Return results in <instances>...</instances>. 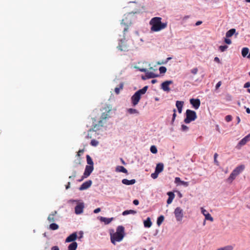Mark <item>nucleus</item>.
<instances>
[{"instance_id": "obj_1", "label": "nucleus", "mask_w": 250, "mask_h": 250, "mask_svg": "<svg viewBox=\"0 0 250 250\" xmlns=\"http://www.w3.org/2000/svg\"><path fill=\"white\" fill-rule=\"evenodd\" d=\"M161 17H156L152 18L149 21L151 25L150 30L152 32H158L167 27V22H162Z\"/></svg>"}, {"instance_id": "obj_2", "label": "nucleus", "mask_w": 250, "mask_h": 250, "mask_svg": "<svg viewBox=\"0 0 250 250\" xmlns=\"http://www.w3.org/2000/svg\"><path fill=\"white\" fill-rule=\"evenodd\" d=\"M125 235V228L122 226H119L114 233H110V240L111 243L116 245V242H121Z\"/></svg>"}, {"instance_id": "obj_3", "label": "nucleus", "mask_w": 250, "mask_h": 250, "mask_svg": "<svg viewBox=\"0 0 250 250\" xmlns=\"http://www.w3.org/2000/svg\"><path fill=\"white\" fill-rule=\"evenodd\" d=\"M69 203H76L77 205L75 207V213L77 215H79L83 213L84 208V204L83 202H80L78 200L71 199L69 201Z\"/></svg>"}, {"instance_id": "obj_4", "label": "nucleus", "mask_w": 250, "mask_h": 250, "mask_svg": "<svg viewBox=\"0 0 250 250\" xmlns=\"http://www.w3.org/2000/svg\"><path fill=\"white\" fill-rule=\"evenodd\" d=\"M186 117L184 119V122L186 124H189L192 121H194L197 118L196 113L190 109H187L186 112Z\"/></svg>"}, {"instance_id": "obj_5", "label": "nucleus", "mask_w": 250, "mask_h": 250, "mask_svg": "<svg viewBox=\"0 0 250 250\" xmlns=\"http://www.w3.org/2000/svg\"><path fill=\"white\" fill-rule=\"evenodd\" d=\"M174 214L177 222L182 220L184 217V211L180 207H177L174 211Z\"/></svg>"}, {"instance_id": "obj_6", "label": "nucleus", "mask_w": 250, "mask_h": 250, "mask_svg": "<svg viewBox=\"0 0 250 250\" xmlns=\"http://www.w3.org/2000/svg\"><path fill=\"white\" fill-rule=\"evenodd\" d=\"M94 169V167L92 166H86L84 173L82 177V179L79 180L80 182L83 180L84 179L88 177L92 173Z\"/></svg>"}, {"instance_id": "obj_7", "label": "nucleus", "mask_w": 250, "mask_h": 250, "mask_svg": "<svg viewBox=\"0 0 250 250\" xmlns=\"http://www.w3.org/2000/svg\"><path fill=\"white\" fill-rule=\"evenodd\" d=\"M131 24V21L130 18V15H127V16L124 19L122 20L121 22L122 25H125V27L124 29V34H125V32L127 31L128 27Z\"/></svg>"}, {"instance_id": "obj_8", "label": "nucleus", "mask_w": 250, "mask_h": 250, "mask_svg": "<svg viewBox=\"0 0 250 250\" xmlns=\"http://www.w3.org/2000/svg\"><path fill=\"white\" fill-rule=\"evenodd\" d=\"M125 37H124L123 39H121L119 40V43L118 46H117V48L120 51H126L127 50L128 47L127 45L125 43Z\"/></svg>"}, {"instance_id": "obj_9", "label": "nucleus", "mask_w": 250, "mask_h": 250, "mask_svg": "<svg viewBox=\"0 0 250 250\" xmlns=\"http://www.w3.org/2000/svg\"><path fill=\"white\" fill-rule=\"evenodd\" d=\"M250 140V134H248V135L246 136L244 138H243L242 140H241L237 145L236 146V147L238 149H240L241 147L244 146L248 142H249Z\"/></svg>"}, {"instance_id": "obj_10", "label": "nucleus", "mask_w": 250, "mask_h": 250, "mask_svg": "<svg viewBox=\"0 0 250 250\" xmlns=\"http://www.w3.org/2000/svg\"><path fill=\"white\" fill-rule=\"evenodd\" d=\"M141 99V96L138 94V93L135 92L131 97V104L133 106L136 105L139 102Z\"/></svg>"}, {"instance_id": "obj_11", "label": "nucleus", "mask_w": 250, "mask_h": 250, "mask_svg": "<svg viewBox=\"0 0 250 250\" xmlns=\"http://www.w3.org/2000/svg\"><path fill=\"white\" fill-rule=\"evenodd\" d=\"M173 83L172 81H166L161 84V88L165 92H168L170 91L169 85Z\"/></svg>"}, {"instance_id": "obj_12", "label": "nucleus", "mask_w": 250, "mask_h": 250, "mask_svg": "<svg viewBox=\"0 0 250 250\" xmlns=\"http://www.w3.org/2000/svg\"><path fill=\"white\" fill-rule=\"evenodd\" d=\"M190 104L195 109H198L200 105V101L199 99H190Z\"/></svg>"}, {"instance_id": "obj_13", "label": "nucleus", "mask_w": 250, "mask_h": 250, "mask_svg": "<svg viewBox=\"0 0 250 250\" xmlns=\"http://www.w3.org/2000/svg\"><path fill=\"white\" fill-rule=\"evenodd\" d=\"M201 211L202 213L205 216L206 220H209L211 222L213 221V218L205 209H204L203 208H201Z\"/></svg>"}, {"instance_id": "obj_14", "label": "nucleus", "mask_w": 250, "mask_h": 250, "mask_svg": "<svg viewBox=\"0 0 250 250\" xmlns=\"http://www.w3.org/2000/svg\"><path fill=\"white\" fill-rule=\"evenodd\" d=\"M92 181L88 180L84 182L79 188L80 190H83L89 188L92 185Z\"/></svg>"}, {"instance_id": "obj_15", "label": "nucleus", "mask_w": 250, "mask_h": 250, "mask_svg": "<svg viewBox=\"0 0 250 250\" xmlns=\"http://www.w3.org/2000/svg\"><path fill=\"white\" fill-rule=\"evenodd\" d=\"M77 232H75L70 234L69 236H68L65 242H74V241L77 239Z\"/></svg>"}, {"instance_id": "obj_16", "label": "nucleus", "mask_w": 250, "mask_h": 250, "mask_svg": "<svg viewBox=\"0 0 250 250\" xmlns=\"http://www.w3.org/2000/svg\"><path fill=\"white\" fill-rule=\"evenodd\" d=\"M245 169V166L241 165L237 167L232 171L235 173L237 175H238L241 173Z\"/></svg>"}, {"instance_id": "obj_17", "label": "nucleus", "mask_w": 250, "mask_h": 250, "mask_svg": "<svg viewBox=\"0 0 250 250\" xmlns=\"http://www.w3.org/2000/svg\"><path fill=\"white\" fill-rule=\"evenodd\" d=\"M122 183L125 185H131L134 184L136 183V180L131 179L129 180L126 179H124L122 180Z\"/></svg>"}, {"instance_id": "obj_18", "label": "nucleus", "mask_w": 250, "mask_h": 250, "mask_svg": "<svg viewBox=\"0 0 250 250\" xmlns=\"http://www.w3.org/2000/svg\"><path fill=\"white\" fill-rule=\"evenodd\" d=\"M184 102L177 101L176 103V106L178 109V111L179 113H182V108L184 105Z\"/></svg>"}, {"instance_id": "obj_19", "label": "nucleus", "mask_w": 250, "mask_h": 250, "mask_svg": "<svg viewBox=\"0 0 250 250\" xmlns=\"http://www.w3.org/2000/svg\"><path fill=\"white\" fill-rule=\"evenodd\" d=\"M100 220L101 222H104L105 224L107 225L109 224L113 220V218L100 217Z\"/></svg>"}, {"instance_id": "obj_20", "label": "nucleus", "mask_w": 250, "mask_h": 250, "mask_svg": "<svg viewBox=\"0 0 250 250\" xmlns=\"http://www.w3.org/2000/svg\"><path fill=\"white\" fill-rule=\"evenodd\" d=\"M164 169V165L163 163H159L156 165L155 171L157 173H160Z\"/></svg>"}, {"instance_id": "obj_21", "label": "nucleus", "mask_w": 250, "mask_h": 250, "mask_svg": "<svg viewBox=\"0 0 250 250\" xmlns=\"http://www.w3.org/2000/svg\"><path fill=\"white\" fill-rule=\"evenodd\" d=\"M115 170L116 172H121L125 173H127V170L123 166H117Z\"/></svg>"}, {"instance_id": "obj_22", "label": "nucleus", "mask_w": 250, "mask_h": 250, "mask_svg": "<svg viewBox=\"0 0 250 250\" xmlns=\"http://www.w3.org/2000/svg\"><path fill=\"white\" fill-rule=\"evenodd\" d=\"M144 225L145 228H149L152 225V222L149 217H147V219L144 221Z\"/></svg>"}, {"instance_id": "obj_23", "label": "nucleus", "mask_w": 250, "mask_h": 250, "mask_svg": "<svg viewBox=\"0 0 250 250\" xmlns=\"http://www.w3.org/2000/svg\"><path fill=\"white\" fill-rule=\"evenodd\" d=\"M237 176V175L235 173H233V172L232 171L229 176L227 179V181L229 183H231L233 180L235 179Z\"/></svg>"}, {"instance_id": "obj_24", "label": "nucleus", "mask_w": 250, "mask_h": 250, "mask_svg": "<svg viewBox=\"0 0 250 250\" xmlns=\"http://www.w3.org/2000/svg\"><path fill=\"white\" fill-rule=\"evenodd\" d=\"M237 176V175L235 173H233V172L232 171L229 176L227 179V181L229 183H231L233 180L235 179Z\"/></svg>"}, {"instance_id": "obj_25", "label": "nucleus", "mask_w": 250, "mask_h": 250, "mask_svg": "<svg viewBox=\"0 0 250 250\" xmlns=\"http://www.w3.org/2000/svg\"><path fill=\"white\" fill-rule=\"evenodd\" d=\"M237 176V175L235 173H233V172L232 171L229 176L227 179V181L229 183H231L233 180L235 179Z\"/></svg>"}, {"instance_id": "obj_26", "label": "nucleus", "mask_w": 250, "mask_h": 250, "mask_svg": "<svg viewBox=\"0 0 250 250\" xmlns=\"http://www.w3.org/2000/svg\"><path fill=\"white\" fill-rule=\"evenodd\" d=\"M167 195H168V198L167 200V203L170 204L174 198V194L172 192H168Z\"/></svg>"}, {"instance_id": "obj_27", "label": "nucleus", "mask_w": 250, "mask_h": 250, "mask_svg": "<svg viewBox=\"0 0 250 250\" xmlns=\"http://www.w3.org/2000/svg\"><path fill=\"white\" fill-rule=\"evenodd\" d=\"M146 76L147 79L154 78L159 76L158 74H155L154 73L149 72L148 71H146Z\"/></svg>"}, {"instance_id": "obj_28", "label": "nucleus", "mask_w": 250, "mask_h": 250, "mask_svg": "<svg viewBox=\"0 0 250 250\" xmlns=\"http://www.w3.org/2000/svg\"><path fill=\"white\" fill-rule=\"evenodd\" d=\"M148 87V86H145L143 88L137 91L136 92L138 93V94L139 93V94L141 96L142 95L145 94L146 93Z\"/></svg>"}, {"instance_id": "obj_29", "label": "nucleus", "mask_w": 250, "mask_h": 250, "mask_svg": "<svg viewBox=\"0 0 250 250\" xmlns=\"http://www.w3.org/2000/svg\"><path fill=\"white\" fill-rule=\"evenodd\" d=\"M148 87V86H145L143 88L137 91L136 92L138 93V94L139 93V94L141 96L142 95L145 94L146 93Z\"/></svg>"}, {"instance_id": "obj_30", "label": "nucleus", "mask_w": 250, "mask_h": 250, "mask_svg": "<svg viewBox=\"0 0 250 250\" xmlns=\"http://www.w3.org/2000/svg\"><path fill=\"white\" fill-rule=\"evenodd\" d=\"M236 32V30L234 28H232L228 31L226 34L227 38L231 37Z\"/></svg>"}, {"instance_id": "obj_31", "label": "nucleus", "mask_w": 250, "mask_h": 250, "mask_svg": "<svg viewBox=\"0 0 250 250\" xmlns=\"http://www.w3.org/2000/svg\"><path fill=\"white\" fill-rule=\"evenodd\" d=\"M77 246L78 244L77 242H73L69 245L68 249V250H76Z\"/></svg>"}, {"instance_id": "obj_32", "label": "nucleus", "mask_w": 250, "mask_h": 250, "mask_svg": "<svg viewBox=\"0 0 250 250\" xmlns=\"http://www.w3.org/2000/svg\"><path fill=\"white\" fill-rule=\"evenodd\" d=\"M57 214V211H55L54 212L50 214L48 216L47 220L49 222H54L55 221V217L54 216Z\"/></svg>"}, {"instance_id": "obj_33", "label": "nucleus", "mask_w": 250, "mask_h": 250, "mask_svg": "<svg viewBox=\"0 0 250 250\" xmlns=\"http://www.w3.org/2000/svg\"><path fill=\"white\" fill-rule=\"evenodd\" d=\"M127 112L130 114H137L138 115L139 114V112L136 109L134 108H128L127 109Z\"/></svg>"}, {"instance_id": "obj_34", "label": "nucleus", "mask_w": 250, "mask_h": 250, "mask_svg": "<svg viewBox=\"0 0 250 250\" xmlns=\"http://www.w3.org/2000/svg\"><path fill=\"white\" fill-rule=\"evenodd\" d=\"M136 213V211L134 210H126L123 212L122 215L124 216H125L130 214H135Z\"/></svg>"}, {"instance_id": "obj_35", "label": "nucleus", "mask_w": 250, "mask_h": 250, "mask_svg": "<svg viewBox=\"0 0 250 250\" xmlns=\"http://www.w3.org/2000/svg\"><path fill=\"white\" fill-rule=\"evenodd\" d=\"M164 220V216L163 215H160L157 220V224L158 226H160Z\"/></svg>"}, {"instance_id": "obj_36", "label": "nucleus", "mask_w": 250, "mask_h": 250, "mask_svg": "<svg viewBox=\"0 0 250 250\" xmlns=\"http://www.w3.org/2000/svg\"><path fill=\"white\" fill-rule=\"evenodd\" d=\"M86 158L87 163V164L89 165L88 166H93L94 163H93V160H92V158L90 157V156L88 155H87Z\"/></svg>"}, {"instance_id": "obj_37", "label": "nucleus", "mask_w": 250, "mask_h": 250, "mask_svg": "<svg viewBox=\"0 0 250 250\" xmlns=\"http://www.w3.org/2000/svg\"><path fill=\"white\" fill-rule=\"evenodd\" d=\"M249 52L248 48L244 47L242 50V55L243 57H245Z\"/></svg>"}, {"instance_id": "obj_38", "label": "nucleus", "mask_w": 250, "mask_h": 250, "mask_svg": "<svg viewBox=\"0 0 250 250\" xmlns=\"http://www.w3.org/2000/svg\"><path fill=\"white\" fill-rule=\"evenodd\" d=\"M233 247L231 245H228L224 247L220 248L218 250H233Z\"/></svg>"}, {"instance_id": "obj_39", "label": "nucleus", "mask_w": 250, "mask_h": 250, "mask_svg": "<svg viewBox=\"0 0 250 250\" xmlns=\"http://www.w3.org/2000/svg\"><path fill=\"white\" fill-rule=\"evenodd\" d=\"M58 228L59 226L56 223H52L49 226V229L51 230H56Z\"/></svg>"}, {"instance_id": "obj_40", "label": "nucleus", "mask_w": 250, "mask_h": 250, "mask_svg": "<svg viewBox=\"0 0 250 250\" xmlns=\"http://www.w3.org/2000/svg\"><path fill=\"white\" fill-rule=\"evenodd\" d=\"M123 83H121L120 84V86L119 87H116L115 88V92L117 94H119L120 93V90L122 89H123Z\"/></svg>"}, {"instance_id": "obj_41", "label": "nucleus", "mask_w": 250, "mask_h": 250, "mask_svg": "<svg viewBox=\"0 0 250 250\" xmlns=\"http://www.w3.org/2000/svg\"><path fill=\"white\" fill-rule=\"evenodd\" d=\"M228 48V46L227 45H221L219 47V50L223 52L225 51Z\"/></svg>"}, {"instance_id": "obj_42", "label": "nucleus", "mask_w": 250, "mask_h": 250, "mask_svg": "<svg viewBox=\"0 0 250 250\" xmlns=\"http://www.w3.org/2000/svg\"><path fill=\"white\" fill-rule=\"evenodd\" d=\"M150 150L151 152L153 154H156L157 153V151H158L157 147L155 146H152L150 147Z\"/></svg>"}, {"instance_id": "obj_43", "label": "nucleus", "mask_w": 250, "mask_h": 250, "mask_svg": "<svg viewBox=\"0 0 250 250\" xmlns=\"http://www.w3.org/2000/svg\"><path fill=\"white\" fill-rule=\"evenodd\" d=\"M159 71L161 74H164L167 71V68L165 66H161L159 67Z\"/></svg>"}, {"instance_id": "obj_44", "label": "nucleus", "mask_w": 250, "mask_h": 250, "mask_svg": "<svg viewBox=\"0 0 250 250\" xmlns=\"http://www.w3.org/2000/svg\"><path fill=\"white\" fill-rule=\"evenodd\" d=\"M99 144V142L95 139H93L91 141L90 145L94 146H96Z\"/></svg>"}, {"instance_id": "obj_45", "label": "nucleus", "mask_w": 250, "mask_h": 250, "mask_svg": "<svg viewBox=\"0 0 250 250\" xmlns=\"http://www.w3.org/2000/svg\"><path fill=\"white\" fill-rule=\"evenodd\" d=\"M181 130L183 132H187L188 130V127L185 125H182Z\"/></svg>"}, {"instance_id": "obj_46", "label": "nucleus", "mask_w": 250, "mask_h": 250, "mask_svg": "<svg viewBox=\"0 0 250 250\" xmlns=\"http://www.w3.org/2000/svg\"><path fill=\"white\" fill-rule=\"evenodd\" d=\"M173 114L172 115V120H171V124H173V123L174 122V120L175 119V118L176 117V110L175 109H174L173 110Z\"/></svg>"}, {"instance_id": "obj_47", "label": "nucleus", "mask_w": 250, "mask_h": 250, "mask_svg": "<svg viewBox=\"0 0 250 250\" xmlns=\"http://www.w3.org/2000/svg\"><path fill=\"white\" fill-rule=\"evenodd\" d=\"M159 174V173H157L156 171H155L154 173L151 174V177L154 179H155L158 177Z\"/></svg>"}, {"instance_id": "obj_48", "label": "nucleus", "mask_w": 250, "mask_h": 250, "mask_svg": "<svg viewBox=\"0 0 250 250\" xmlns=\"http://www.w3.org/2000/svg\"><path fill=\"white\" fill-rule=\"evenodd\" d=\"M109 117V115L107 113H103L102 114L101 118L103 119H106Z\"/></svg>"}, {"instance_id": "obj_49", "label": "nucleus", "mask_w": 250, "mask_h": 250, "mask_svg": "<svg viewBox=\"0 0 250 250\" xmlns=\"http://www.w3.org/2000/svg\"><path fill=\"white\" fill-rule=\"evenodd\" d=\"M218 157V154L216 153L214 154V162L215 163V164L218 166L219 165V162L217 160V158Z\"/></svg>"}, {"instance_id": "obj_50", "label": "nucleus", "mask_w": 250, "mask_h": 250, "mask_svg": "<svg viewBox=\"0 0 250 250\" xmlns=\"http://www.w3.org/2000/svg\"><path fill=\"white\" fill-rule=\"evenodd\" d=\"M225 120L227 122H229L232 120V117L230 115H227L225 117Z\"/></svg>"}, {"instance_id": "obj_51", "label": "nucleus", "mask_w": 250, "mask_h": 250, "mask_svg": "<svg viewBox=\"0 0 250 250\" xmlns=\"http://www.w3.org/2000/svg\"><path fill=\"white\" fill-rule=\"evenodd\" d=\"M175 183L178 184H181V180L180 179V178L179 177H176L175 178Z\"/></svg>"}, {"instance_id": "obj_52", "label": "nucleus", "mask_w": 250, "mask_h": 250, "mask_svg": "<svg viewBox=\"0 0 250 250\" xmlns=\"http://www.w3.org/2000/svg\"><path fill=\"white\" fill-rule=\"evenodd\" d=\"M135 68L138 69V70H139L140 71L145 72V73H146V71H147V70L146 68H140L138 67H135Z\"/></svg>"}, {"instance_id": "obj_53", "label": "nucleus", "mask_w": 250, "mask_h": 250, "mask_svg": "<svg viewBox=\"0 0 250 250\" xmlns=\"http://www.w3.org/2000/svg\"><path fill=\"white\" fill-rule=\"evenodd\" d=\"M224 42L228 44H230L231 43V41L228 39V38H225Z\"/></svg>"}, {"instance_id": "obj_54", "label": "nucleus", "mask_w": 250, "mask_h": 250, "mask_svg": "<svg viewBox=\"0 0 250 250\" xmlns=\"http://www.w3.org/2000/svg\"><path fill=\"white\" fill-rule=\"evenodd\" d=\"M180 185H183L185 187H188L189 185V184H188V182L181 181Z\"/></svg>"}, {"instance_id": "obj_55", "label": "nucleus", "mask_w": 250, "mask_h": 250, "mask_svg": "<svg viewBox=\"0 0 250 250\" xmlns=\"http://www.w3.org/2000/svg\"><path fill=\"white\" fill-rule=\"evenodd\" d=\"M198 72L197 68H194L191 70V72L193 74H196Z\"/></svg>"}, {"instance_id": "obj_56", "label": "nucleus", "mask_w": 250, "mask_h": 250, "mask_svg": "<svg viewBox=\"0 0 250 250\" xmlns=\"http://www.w3.org/2000/svg\"><path fill=\"white\" fill-rule=\"evenodd\" d=\"M250 87V82H247L245 83L244 85V88H248Z\"/></svg>"}, {"instance_id": "obj_57", "label": "nucleus", "mask_w": 250, "mask_h": 250, "mask_svg": "<svg viewBox=\"0 0 250 250\" xmlns=\"http://www.w3.org/2000/svg\"><path fill=\"white\" fill-rule=\"evenodd\" d=\"M222 84V83L221 81H219V82L217 83L216 84V89H218L221 85Z\"/></svg>"}, {"instance_id": "obj_58", "label": "nucleus", "mask_w": 250, "mask_h": 250, "mask_svg": "<svg viewBox=\"0 0 250 250\" xmlns=\"http://www.w3.org/2000/svg\"><path fill=\"white\" fill-rule=\"evenodd\" d=\"M100 211H101V208H96V209L94 210V213H99Z\"/></svg>"}, {"instance_id": "obj_59", "label": "nucleus", "mask_w": 250, "mask_h": 250, "mask_svg": "<svg viewBox=\"0 0 250 250\" xmlns=\"http://www.w3.org/2000/svg\"><path fill=\"white\" fill-rule=\"evenodd\" d=\"M76 171H74L73 175L70 176L69 177V179H72V178L73 179V178H74L76 177Z\"/></svg>"}, {"instance_id": "obj_60", "label": "nucleus", "mask_w": 250, "mask_h": 250, "mask_svg": "<svg viewBox=\"0 0 250 250\" xmlns=\"http://www.w3.org/2000/svg\"><path fill=\"white\" fill-rule=\"evenodd\" d=\"M133 203L135 205H138L139 203V202L138 200L137 199H135L133 201Z\"/></svg>"}, {"instance_id": "obj_61", "label": "nucleus", "mask_w": 250, "mask_h": 250, "mask_svg": "<svg viewBox=\"0 0 250 250\" xmlns=\"http://www.w3.org/2000/svg\"><path fill=\"white\" fill-rule=\"evenodd\" d=\"M51 250H60L58 246H53L51 248Z\"/></svg>"}, {"instance_id": "obj_62", "label": "nucleus", "mask_w": 250, "mask_h": 250, "mask_svg": "<svg viewBox=\"0 0 250 250\" xmlns=\"http://www.w3.org/2000/svg\"><path fill=\"white\" fill-rule=\"evenodd\" d=\"M214 61L218 62V63H219L220 62V59L218 57H216L214 58Z\"/></svg>"}, {"instance_id": "obj_63", "label": "nucleus", "mask_w": 250, "mask_h": 250, "mask_svg": "<svg viewBox=\"0 0 250 250\" xmlns=\"http://www.w3.org/2000/svg\"><path fill=\"white\" fill-rule=\"evenodd\" d=\"M202 23V21H197L196 22L195 25L198 26V25H200Z\"/></svg>"}, {"instance_id": "obj_64", "label": "nucleus", "mask_w": 250, "mask_h": 250, "mask_svg": "<svg viewBox=\"0 0 250 250\" xmlns=\"http://www.w3.org/2000/svg\"><path fill=\"white\" fill-rule=\"evenodd\" d=\"M245 108L246 109V112L248 114H250V109L249 108H246V106H245Z\"/></svg>"}]
</instances>
